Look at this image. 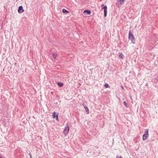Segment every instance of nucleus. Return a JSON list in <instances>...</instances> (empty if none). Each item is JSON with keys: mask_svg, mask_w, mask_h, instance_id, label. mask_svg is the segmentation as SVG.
<instances>
[{"mask_svg": "<svg viewBox=\"0 0 158 158\" xmlns=\"http://www.w3.org/2000/svg\"><path fill=\"white\" fill-rule=\"evenodd\" d=\"M129 39L131 40L132 42L134 40L135 37L131 33V31H129Z\"/></svg>", "mask_w": 158, "mask_h": 158, "instance_id": "f257e3e1", "label": "nucleus"}, {"mask_svg": "<svg viewBox=\"0 0 158 158\" xmlns=\"http://www.w3.org/2000/svg\"><path fill=\"white\" fill-rule=\"evenodd\" d=\"M69 131V128L68 125V124H66V126L65 127V128L64 130L63 133H64L66 135L68 134Z\"/></svg>", "mask_w": 158, "mask_h": 158, "instance_id": "f03ea898", "label": "nucleus"}, {"mask_svg": "<svg viewBox=\"0 0 158 158\" xmlns=\"http://www.w3.org/2000/svg\"><path fill=\"white\" fill-rule=\"evenodd\" d=\"M147 131H146L145 132V133L143 135V140H146L148 137V130H146Z\"/></svg>", "mask_w": 158, "mask_h": 158, "instance_id": "7ed1b4c3", "label": "nucleus"}, {"mask_svg": "<svg viewBox=\"0 0 158 158\" xmlns=\"http://www.w3.org/2000/svg\"><path fill=\"white\" fill-rule=\"evenodd\" d=\"M24 10L23 9V7L22 6H20L19 7L18 10V12L19 13H22L24 12Z\"/></svg>", "mask_w": 158, "mask_h": 158, "instance_id": "20e7f679", "label": "nucleus"}, {"mask_svg": "<svg viewBox=\"0 0 158 158\" xmlns=\"http://www.w3.org/2000/svg\"><path fill=\"white\" fill-rule=\"evenodd\" d=\"M53 118H56V119L57 120H58V114H56L55 112H54L53 113Z\"/></svg>", "mask_w": 158, "mask_h": 158, "instance_id": "39448f33", "label": "nucleus"}, {"mask_svg": "<svg viewBox=\"0 0 158 158\" xmlns=\"http://www.w3.org/2000/svg\"><path fill=\"white\" fill-rule=\"evenodd\" d=\"M83 13L84 14L86 15H89L90 14L91 12L90 10H85L83 11Z\"/></svg>", "mask_w": 158, "mask_h": 158, "instance_id": "423d86ee", "label": "nucleus"}, {"mask_svg": "<svg viewBox=\"0 0 158 158\" xmlns=\"http://www.w3.org/2000/svg\"><path fill=\"white\" fill-rule=\"evenodd\" d=\"M126 0H118L117 3L120 4H122Z\"/></svg>", "mask_w": 158, "mask_h": 158, "instance_id": "0eeeda50", "label": "nucleus"}, {"mask_svg": "<svg viewBox=\"0 0 158 158\" xmlns=\"http://www.w3.org/2000/svg\"><path fill=\"white\" fill-rule=\"evenodd\" d=\"M119 57L122 59H123L124 57V55L122 53H120L119 55Z\"/></svg>", "mask_w": 158, "mask_h": 158, "instance_id": "6e6552de", "label": "nucleus"}, {"mask_svg": "<svg viewBox=\"0 0 158 158\" xmlns=\"http://www.w3.org/2000/svg\"><path fill=\"white\" fill-rule=\"evenodd\" d=\"M102 9H107V6H105L103 5H102L101 6Z\"/></svg>", "mask_w": 158, "mask_h": 158, "instance_id": "1a4fd4ad", "label": "nucleus"}, {"mask_svg": "<svg viewBox=\"0 0 158 158\" xmlns=\"http://www.w3.org/2000/svg\"><path fill=\"white\" fill-rule=\"evenodd\" d=\"M107 9H105L104 10V16L106 17V14L107 12Z\"/></svg>", "mask_w": 158, "mask_h": 158, "instance_id": "9d476101", "label": "nucleus"}, {"mask_svg": "<svg viewBox=\"0 0 158 158\" xmlns=\"http://www.w3.org/2000/svg\"><path fill=\"white\" fill-rule=\"evenodd\" d=\"M52 56L54 58H56L57 56V54L55 53H52Z\"/></svg>", "mask_w": 158, "mask_h": 158, "instance_id": "9b49d317", "label": "nucleus"}, {"mask_svg": "<svg viewBox=\"0 0 158 158\" xmlns=\"http://www.w3.org/2000/svg\"><path fill=\"white\" fill-rule=\"evenodd\" d=\"M62 12L64 13H69V11L67 10L66 9H63L62 10Z\"/></svg>", "mask_w": 158, "mask_h": 158, "instance_id": "f8f14e48", "label": "nucleus"}, {"mask_svg": "<svg viewBox=\"0 0 158 158\" xmlns=\"http://www.w3.org/2000/svg\"><path fill=\"white\" fill-rule=\"evenodd\" d=\"M84 108H85V109L86 110V111L87 112V113L88 114L89 113V110L88 108L86 106H85Z\"/></svg>", "mask_w": 158, "mask_h": 158, "instance_id": "ddd939ff", "label": "nucleus"}, {"mask_svg": "<svg viewBox=\"0 0 158 158\" xmlns=\"http://www.w3.org/2000/svg\"><path fill=\"white\" fill-rule=\"evenodd\" d=\"M57 84H58V85L59 86H60V87H62V86H63V84H62V83L61 82H58Z\"/></svg>", "mask_w": 158, "mask_h": 158, "instance_id": "4468645a", "label": "nucleus"}, {"mask_svg": "<svg viewBox=\"0 0 158 158\" xmlns=\"http://www.w3.org/2000/svg\"><path fill=\"white\" fill-rule=\"evenodd\" d=\"M104 86L105 88H107L109 87V85L107 83H105Z\"/></svg>", "mask_w": 158, "mask_h": 158, "instance_id": "2eb2a0df", "label": "nucleus"}, {"mask_svg": "<svg viewBox=\"0 0 158 158\" xmlns=\"http://www.w3.org/2000/svg\"><path fill=\"white\" fill-rule=\"evenodd\" d=\"M123 104H124V105L126 107H128L127 105V104L126 102V101H124L123 102Z\"/></svg>", "mask_w": 158, "mask_h": 158, "instance_id": "dca6fc26", "label": "nucleus"}, {"mask_svg": "<svg viewBox=\"0 0 158 158\" xmlns=\"http://www.w3.org/2000/svg\"><path fill=\"white\" fill-rule=\"evenodd\" d=\"M116 158H122V157L121 156L118 155L117 156Z\"/></svg>", "mask_w": 158, "mask_h": 158, "instance_id": "f3484780", "label": "nucleus"}, {"mask_svg": "<svg viewBox=\"0 0 158 158\" xmlns=\"http://www.w3.org/2000/svg\"><path fill=\"white\" fill-rule=\"evenodd\" d=\"M121 88H122V89H124V87H123V86H121Z\"/></svg>", "mask_w": 158, "mask_h": 158, "instance_id": "a211bd4d", "label": "nucleus"}, {"mask_svg": "<svg viewBox=\"0 0 158 158\" xmlns=\"http://www.w3.org/2000/svg\"><path fill=\"white\" fill-rule=\"evenodd\" d=\"M30 158H32V157H31V155H30Z\"/></svg>", "mask_w": 158, "mask_h": 158, "instance_id": "6ab92c4d", "label": "nucleus"}, {"mask_svg": "<svg viewBox=\"0 0 158 158\" xmlns=\"http://www.w3.org/2000/svg\"><path fill=\"white\" fill-rule=\"evenodd\" d=\"M0 158H2V157H0Z\"/></svg>", "mask_w": 158, "mask_h": 158, "instance_id": "aec40b11", "label": "nucleus"}]
</instances>
